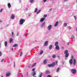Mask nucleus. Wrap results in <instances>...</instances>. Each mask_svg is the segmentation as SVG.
I'll list each match as a JSON object with an SVG mask.
<instances>
[{
	"label": "nucleus",
	"mask_w": 77,
	"mask_h": 77,
	"mask_svg": "<svg viewBox=\"0 0 77 77\" xmlns=\"http://www.w3.org/2000/svg\"><path fill=\"white\" fill-rule=\"evenodd\" d=\"M59 42H56L55 43L54 45L55 46V48L56 50H59Z\"/></svg>",
	"instance_id": "nucleus-1"
},
{
	"label": "nucleus",
	"mask_w": 77,
	"mask_h": 77,
	"mask_svg": "<svg viewBox=\"0 0 77 77\" xmlns=\"http://www.w3.org/2000/svg\"><path fill=\"white\" fill-rule=\"evenodd\" d=\"M24 22H25V20L24 19H22L20 20L19 24L21 25H22Z\"/></svg>",
	"instance_id": "nucleus-2"
},
{
	"label": "nucleus",
	"mask_w": 77,
	"mask_h": 77,
	"mask_svg": "<svg viewBox=\"0 0 77 77\" xmlns=\"http://www.w3.org/2000/svg\"><path fill=\"white\" fill-rule=\"evenodd\" d=\"M64 54H65V57H68L69 56V53H68V50H66L65 51Z\"/></svg>",
	"instance_id": "nucleus-3"
},
{
	"label": "nucleus",
	"mask_w": 77,
	"mask_h": 77,
	"mask_svg": "<svg viewBox=\"0 0 77 77\" xmlns=\"http://www.w3.org/2000/svg\"><path fill=\"white\" fill-rule=\"evenodd\" d=\"M71 72L73 74H76V69H71Z\"/></svg>",
	"instance_id": "nucleus-4"
},
{
	"label": "nucleus",
	"mask_w": 77,
	"mask_h": 77,
	"mask_svg": "<svg viewBox=\"0 0 77 77\" xmlns=\"http://www.w3.org/2000/svg\"><path fill=\"white\" fill-rule=\"evenodd\" d=\"M51 28H52V25H50L48 26L47 29L48 30H51Z\"/></svg>",
	"instance_id": "nucleus-5"
},
{
	"label": "nucleus",
	"mask_w": 77,
	"mask_h": 77,
	"mask_svg": "<svg viewBox=\"0 0 77 77\" xmlns=\"http://www.w3.org/2000/svg\"><path fill=\"white\" fill-rule=\"evenodd\" d=\"M49 67H51L55 66V63L53 62L52 64L48 65Z\"/></svg>",
	"instance_id": "nucleus-6"
},
{
	"label": "nucleus",
	"mask_w": 77,
	"mask_h": 77,
	"mask_svg": "<svg viewBox=\"0 0 77 77\" xmlns=\"http://www.w3.org/2000/svg\"><path fill=\"white\" fill-rule=\"evenodd\" d=\"M11 20H14L15 19V15L14 14H12L11 15Z\"/></svg>",
	"instance_id": "nucleus-7"
},
{
	"label": "nucleus",
	"mask_w": 77,
	"mask_h": 77,
	"mask_svg": "<svg viewBox=\"0 0 77 77\" xmlns=\"http://www.w3.org/2000/svg\"><path fill=\"white\" fill-rule=\"evenodd\" d=\"M45 20V18H41L39 20L40 22H43V21H44V20Z\"/></svg>",
	"instance_id": "nucleus-8"
},
{
	"label": "nucleus",
	"mask_w": 77,
	"mask_h": 77,
	"mask_svg": "<svg viewBox=\"0 0 77 77\" xmlns=\"http://www.w3.org/2000/svg\"><path fill=\"white\" fill-rule=\"evenodd\" d=\"M73 60V65H75V63H76V60H75V59H74Z\"/></svg>",
	"instance_id": "nucleus-9"
},
{
	"label": "nucleus",
	"mask_w": 77,
	"mask_h": 77,
	"mask_svg": "<svg viewBox=\"0 0 77 77\" xmlns=\"http://www.w3.org/2000/svg\"><path fill=\"white\" fill-rule=\"evenodd\" d=\"M10 75H11V73H10V72H9L6 73V77H8Z\"/></svg>",
	"instance_id": "nucleus-10"
},
{
	"label": "nucleus",
	"mask_w": 77,
	"mask_h": 77,
	"mask_svg": "<svg viewBox=\"0 0 77 77\" xmlns=\"http://www.w3.org/2000/svg\"><path fill=\"white\" fill-rule=\"evenodd\" d=\"M7 5L8 8H11V4H10V3H8Z\"/></svg>",
	"instance_id": "nucleus-11"
},
{
	"label": "nucleus",
	"mask_w": 77,
	"mask_h": 77,
	"mask_svg": "<svg viewBox=\"0 0 77 77\" xmlns=\"http://www.w3.org/2000/svg\"><path fill=\"white\" fill-rule=\"evenodd\" d=\"M48 41H46L44 44L45 46H47V45H48Z\"/></svg>",
	"instance_id": "nucleus-12"
},
{
	"label": "nucleus",
	"mask_w": 77,
	"mask_h": 77,
	"mask_svg": "<svg viewBox=\"0 0 77 77\" xmlns=\"http://www.w3.org/2000/svg\"><path fill=\"white\" fill-rule=\"evenodd\" d=\"M72 59H70L69 60V63L70 65H71L72 63Z\"/></svg>",
	"instance_id": "nucleus-13"
},
{
	"label": "nucleus",
	"mask_w": 77,
	"mask_h": 77,
	"mask_svg": "<svg viewBox=\"0 0 77 77\" xmlns=\"http://www.w3.org/2000/svg\"><path fill=\"white\" fill-rule=\"evenodd\" d=\"M44 25H45V23L43 22L40 25L41 27H43V26H44Z\"/></svg>",
	"instance_id": "nucleus-14"
},
{
	"label": "nucleus",
	"mask_w": 77,
	"mask_h": 77,
	"mask_svg": "<svg viewBox=\"0 0 77 77\" xmlns=\"http://www.w3.org/2000/svg\"><path fill=\"white\" fill-rule=\"evenodd\" d=\"M58 23H59V22L58 21L56 22L55 25H54V27H56L57 26V24H58Z\"/></svg>",
	"instance_id": "nucleus-15"
},
{
	"label": "nucleus",
	"mask_w": 77,
	"mask_h": 77,
	"mask_svg": "<svg viewBox=\"0 0 77 77\" xmlns=\"http://www.w3.org/2000/svg\"><path fill=\"white\" fill-rule=\"evenodd\" d=\"M18 47L17 44H14L13 45V47Z\"/></svg>",
	"instance_id": "nucleus-16"
},
{
	"label": "nucleus",
	"mask_w": 77,
	"mask_h": 77,
	"mask_svg": "<svg viewBox=\"0 0 77 77\" xmlns=\"http://www.w3.org/2000/svg\"><path fill=\"white\" fill-rule=\"evenodd\" d=\"M48 60H44L43 61V63L44 64H46L47 63V61Z\"/></svg>",
	"instance_id": "nucleus-17"
},
{
	"label": "nucleus",
	"mask_w": 77,
	"mask_h": 77,
	"mask_svg": "<svg viewBox=\"0 0 77 77\" xmlns=\"http://www.w3.org/2000/svg\"><path fill=\"white\" fill-rule=\"evenodd\" d=\"M53 47V46L51 45H50L49 47V49H51Z\"/></svg>",
	"instance_id": "nucleus-18"
},
{
	"label": "nucleus",
	"mask_w": 77,
	"mask_h": 77,
	"mask_svg": "<svg viewBox=\"0 0 77 77\" xmlns=\"http://www.w3.org/2000/svg\"><path fill=\"white\" fill-rule=\"evenodd\" d=\"M4 44H5V47H6V46H7V45L8 44V42L6 41L5 42H4Z\"/></svg>",
	"instance_id": "nucleus-19"
},
{
	"label": "nucleus",
	"mask_w": 77,
	"mask_h": 77,
	"mask_svg": "<svg viewBox=\"0 0 77 77\" xmlns=\"http://www.w3.org/2000/svg\"><path fill=\"white\" fill-rule=\"evenodd\" d=\"M38 9L37 8H35L34 10V12H37V11H38Z\"/></svg>",
	"instance_id": "nucleus-20"
},
{
	"label": "nucleus",
	"mask_w": 77,
	"mask_h": 77,
	"mask_svg": "<svg viewBox=\"0 0 77 77\" xmlns=\"http://www.w3.org/2000/svg\"><path fill=\"white\" fill-rule=\"evenodd\" d=\"M13 41V39L11 38L10 39V43H11V42H12Z\"/></svg>",
	"instance_id": "nucleus-21"
},
{
	"label": "nucleus",
	"mask_w": 77,
	"mask_h": 77,
	"mask_svg": "<svg viewBox=\"0 0 77 77\" xmlns=\"http://www.w3.org/2000/svg\"><path fill=\"white\" fill-rule=\"evenodd\" d=\"M66 26H67V23H64L63 24V26L64 27H66Z\"/></svg>",
	"instance_id": "nucleus-22"
},
{
	"label": "nucleus",
	"mask_w": 77,
	"mask_h": 77,
	"mask_svg": "<svg viewBox=\"0 0 77 77\" xmlns=\"http://www.w3.org/2000/svg\"><path fill=\"white\" fill-rule=\"evenodd\" d=\"M36 63H34L32 66V67H34V66H36Z\"/></svg>",
	"instance_id": "nucleus-23"
},
{
	"label": "nucleus",
	"mask_w": 77,
	"mask_h": 77,
	"mask_svg": "<svg viewBox=\"0 0 77 77\" xmlns=\"http://www.w3.org/2000/svg\"><path fill=\"white\" fill-rule=\"evenodd\" d=\"M33 2H34V0H29V2L30 3H32Z\"/></svg>",
	"instance_id": "nucleus-24"
},
{
	"label": "nucleus",
	"mask_w": 77,
	"mask_h": 77,
	"mask_svg": "<svg viewBox=\"0 0 77 77\" xmlns=\"http://www.w3.org/2000/svg\"><path fill=\"white\" fill-rule=\"evenodd\" d=\"M41 10H39L37 12V14H39L40 12H41Z\"/></svg>",
	"instance_id": "nucleus-25"
},
{
	"label": "nucleus",
	"mask_w": 77,
	"mask_h": 77,
	"mask_svg": "<svg viewBox=\"0 0 77 77\" xmlns=\"http://www.w3.org/2000/svg\"><path fill=\"white\" fill-rule=\"evenodd\" d=\"M35 72H34L33 73H32V76H35Z\"/></svg>",
	"instance_id": "nucleus-26"
},
{
	"label": "nucleus",
	"mask_w": 77,
	"mask_h": 77,
	"mask_svg": "<svg viewBox=\"0 0 77 77\" xmlns=\"http://www.w3.org/2000/svg\"><path fill=\"white\" fill-rule=\"evenodd\" d=\"M50 73V71L48 70H47L46 72V74H49Z\"/></svg>",
	"instance_id": "nucleus-27"
},
{
	"label": "nucleus",
	"mask_w": 77,
	"mask_h": 77,
	"mask_svg": "<svg viewBox=\"0 0 77 77\" xmlns=\"http://www.w3.org/2000/svg\"><path fill=\"white\" fill-rule=\"evenodd\" d=\"M59 69H60L59 68H58L57 69V72H59Z\"/></svg>",
	"instance_id": "nucleus-28"
},
{
	"label": "nucleus",
	"mask_w": 77,
	"mask_h": 77,
	"mask_svg": "<svg viewBox=\"0 0 77 77\" xmlns=\"http://www.w3.org/2000/svg\"><path fill=\"white\" fill-rule=\"evenodd\" d=\"M43 53V51H41L40 52V54H42Z\"/></svg>",
	"instance_id": "nucleus-29"
},
{
	"label": "nucleus",
	"mask_w": 77,
	"mask_h": 77,
	"mask_svg": "<svg viewBox=\"0 0 77 77\" xmlns=\"http://www.w3.org/2000/svg\"><path fill=\"white\" fill-rule=\"evenodd\" d=\"M42 73H40V74L39 75V77H41L42 76Z\"/></svg>",
	"instance_id": "nucleus-30"
},
{
	"label": "nucleus",
	"mask_w": 77,
	"mask_h": 77,
	"mask_svg": "<svg viewBox=\"0 0 77 77\" xmlns=\"http://www.w3.org/2000/svg\"><path fill=\"white\" fill-rule=\"evenodd\" d=\"M74 18L75 19V20H77V17H76V16H74Z\"/></svg>",
	"instance_id": "nucleus-31"
},
{
	"label": "nucleus",
	"mask_w": 77,
	"mask_h": 77,
	"mask_svg": "<svg viewBox=\"0 0 77 77\" xmlns=\"http://www.w3.org/2000/svg\"><path fill=\"white\" fill-rule=\"evenodd\" d=\"M22 54H23V52H21L20 54V57L21 56Z\"/></svg>",
	"instance_id": "nucleus-32"
},
{
	"label": "nucleus",
	"mask_w": 77,
	"mask_h": 77,
	"mask_svg": "<svg viewBox=\"0 0 77 77\" xmlns=\"http://www.w3.org/2000/svg\"><path fill=\"white\" fill-rule=\"evenodd\" d=\"M3 9H1L0 10V12L2 13V11H3Z\"/></svg>",
	"instance_id": "nucleus-33"
},
{
	"label": "nucleus",
	"mask_w": 77,
	"mask_h": 77,
	"mask_svg": "<svg viewBox=\"0 0 77 77\" xmlns=\"http://www.w3.org/2000/svg\"><path fill=\"white\" fill-rule=\"evenodd\" d=\"M52 10H53V9L52 8H51L49 9L48 12H51V11H52Z\"/></svg>",
	"instance_id": "nucleus-34"
},
{
	"label": "nucleus",
	"mask_w": 77,
	"mask_h": 77,
	"mask_svg": "<svg viewBox=\"0 0 77 77\" xmlns=\"http://www.w3.org/2000/svg\"><path fill=\"white\" fill-rule=\"evenodd\" d=\"M47 14L44 15V18H46V17H47Z\"/></svg>",
	"instance_id": "nucleus-35"
},
{
	"label": "nucleus",
	"mask_w": 77,
	"mask_h": 77,
	"mask_svg": "<svg viewBox=\"0 0 77 77\" xmlns=\"http://www.w3.org/2000/svg\"><path fill=\"white\" fill-rule=\"evenodd\" d=\"M55 57H56L55 55H54L52 56V57H53V58H55Z\"/></svg>",
	"instance_id": "nucleus-36"
},
{
	"label": "nucleus",
	"mask_w": 77,
	"mask_h": 77,
	"mask_svg": "<svg viewBox=\"0 0 77 77\" xmlns=\"http://www.w3.org/2000/svg\"><path fill=\"white\" fill-rule=\"evenodd\" d=\"M2 52L0 51V56H2Z\"/></svg>",
	"instance_id": "nucleus-37"
},
{
	"label": "nucleus",
	"mask_w": 77,
	"mask_h": 77,
	"mask_svg": "<svg viewBox=\"0 0 77 77\" xmlns=\"http://www.w3.org/2000/svg\"><path fill=\"white\" fill-rule=\"evenodd\" d=\"M11 33L12 34V37H13V36H14V32H12Z\"/></svg>",
	"instance_id": "nucleus-38"
},
{
	"label": "nucleus",
	"mask_w": 77,
	"mask_h": 77,
	"mask_svg": "<svg viewBox=\"0 0 77 77\" xmlns=\"http://www.w3.org/2000/svg\"><path fill=\"white\" fill-rule=\"evenodd\" d=\"M68 28L69 29H71L72 27H71L70 26H69L68 27Z\"/></svg>",
	"instance_id": "nucleus-39"
},
{
	"label": "nucleus",
	"mask_w": 77,
	"mask_h": 77,
	"mask_svg": "<svg viewBox=\"0 0 77 77\" xmlns=\"http://www.w3.org/2000/svg\"><path fill=\"white\" fill-rule=\"evenodd\" d=\"M47 0H43V2H44L45 3L46 2H47Z\"/></svg>",
	"instance_id": "nucleus-40"
},
{
	"label": "nucleus",
	"mask_w": 77,
	"mask_h": 77,
	"mask_svg": "<svg viewBox=\"0 0 77 77\" xmlns=\"http://www.w3.org/2000/svg\"><path fill=\"white\" fill-rule=\"evenodd\" d=\"M16 36H19V32L17 33V34Z\"/></svg>",
	"instance_id": "nucleus-41"
},
{
	"label": "nucleus",
	"mask_w": 77,
	"mask_h": 77,
	"mask_svg": "<svg viewBox=\"0 0 77 77\" xmlns=\"http://www.w3.org/2000/svg\"><path fill=\"white\" fill-rule=\"evenodd\" d=\"M72 38H73V39H74V37L73 35L72 36Z\"/></svg>",
	"instance_id": "nucleus-42"
},
{
	"label": "nucleus",
	"mask_w": 77,
	"mask_h": 77,
	"mask_svg": "<svg viewBox=\"0 0 77 77\" xmlns=\"http://www.w3.org/2000/svg\"><path fill=\"white\" fill-rule=\"evenodd\" d=\"M3 60H4V59H2L1 60V62H3Z\"/></svg>",
	"instance_id": "nucleus-43"
},
{
	"label": "nucleus",
	"mask_w": 77,
	"mask_h": 77,
	"mask_svg": "<svg viewBox=\"0 0 77 77\" xmlns=\"http://www.w3.org/2000/svg\"><path fill=\"white\" fill-rule=\"evenodd\" d=\"M31 66V64H29L28 65V67L29 68H30V67Z\"/></svg>",
	"instance_id": "nucleus-44"
},
{
	"label": "nucleus",
	"mask_w": 77,
	"mask_h": 77,
	"mask_svg": "<svg viewBox=\"0 0 77 77\" xmlns=\"http://www.w3.org/2000/svg\"><path fill=\"white\" fill-rule=\"evenodd\" d=\"M14 68H15V62H14Z\"/></svg>",
	"instance_id": "nucleus-45"
},
{
	"label": "nucleus",
	"mask_w": 77,
	"mask_h": 77,
	"mask_svg": "<svg viewBox=\"0 0 77 77\" xmlns=\"http://www.w3.org/2000/svg\"><path fill=\"white\" fill-rule=\"evenodd\" d=\"M25 11H28V8H25Z\"/></svg>",
	"instance_id": "nucleus-46"
},
{
	"label": "nucleus",
	"mask_w": 77,
	"mask_h": 77,
	"mask_svg": "<svg viewBox=\"0 0 77 77\" xmlns=\"http://www.w3.org/2000/svg\"><path fill=\"white\" fill-rule=\"evenodd\" d=\"M67 57H65V59L66 60H67V59H68Z\"/></svg>",
	"instance_id": "nucleus-47"
},
{
	"label": "nucleus",
	"mask_w": 77,
	"mask_h": 77,
	"mask_svg": "<svg viewBox=\"0 0 77 77\" xmlns=\"http://www.w3.org/2000/svg\"><path fill=\"white\" fill-rule=\"evenodd\" d=\"M35 69H32V71H34V72H35Z\"/></svg>",
	"instance_id": "nucleus-48"
},
{
	"label": "nucleus",
	"mask_w": 77,
	"mask_h": 77,
	"mask_svg": "<svg viewBox=\"0 0 77 77\" xmlns=\"http://www.w3.org/2000/svg\"><path fill=\"white\" fill-rule=\"evenodd\" d=\"M71 59H73V56H72L71 57Z\"/></svg>",
	"instance_id": "nucleus-49"
},
{
	"label": "nucleus",
	"mask_w": 77,
	"mask_h": 77,
	"mask_svg": "<svg viewBox=\"0 0 77 77\" xmlns=\"http://www.w3.org/2000/svg\"><path fill=\"white\" fill-rule=\"evenodd\" d=\"M47 77H51V76H50V75H48Z\"/></svg>",
	"instance_id": "nucleus-50"
},
{
	"label": "nucleus",
	"mask_w": 77,
	"mask_h": 77,
	"mask_svg": "<svg viewBox=\"0 0 77 77\" xmlns=\"http://www.w3.org/2000/svg\"><path fill=\"white\" fill-rule=\"evenodd\" d=\"M19 2L21 3V0H19Z\"/></svg>",
	"instance_id": "nucleus-51"
},
{
	"label": "nucleus",
	"mask_w": 77,
	"mask_h": 77,
	"mask_svg": "<svg viewBox=\"0 0 77 77\" xmlns=\"http://www.w3.org/2000/svg\"><path fill=\"white\" fill-rule=\"evenodd\" d=\"M69 44V42H68L67 43V45H68Z\"/></svg>",
	"instance_id": "nucleus-52"
},
{
	"label": "nucleus",
	"mask_w": 77,
	"mask_h": 77,
	"mask_svg": "<svg viewBox=\"0 0 77 77\" xmlns=\"http://www.w3.org/2000/svg\"><path fill=\"white\" fill-rule=\"evenodd\" d=\"M66 1H67V0H64V2H66Z\"/></svg>",
	"instance_id": "nucleus-53"
},
{
	"label": "nucleus",
	"mask_w": 77,
	"mask_h": 77,
	"mask_svg": "<svg viewBox=\"0 0 77 77\" xmlns=\"http://www.w3.org/2000/svg\"><path fill=\"white\" fill-rule=\"evenodd\" d=\"M11 50H12V51H13L14 50V48H12V49H11Z\"/></svg>",
	"instance_id": "nucleus-54"
},
{
	"label": "nucleus",
	"mask_w": 77,
	"mask_h": 77,
	"mask_svg": "<svg viewBox=\"0 0 77 77\" xmlns=\"http://www.w3.org/2000/svg\"><path fill=\"white\" fill-rule=\"evenodd\" d=\"M19 72H18L17 73V75H19Z\"/></svg>",
	"instance_id": "nucleus-55"
},
{
	"label": "nucleus",
	"mask_w": 77,
	"mask_h": 77,
	"mask_svg": "<svg viewBox=\"0 0 77 77\" xmlns=\"http://www.w3.org/2000/svg\"><path fill=\"white\" fill-rule=\"evenodd\" d=\"M76 31L77 32V28H76Z\"/></svg>",
	"instance_id": "nucleus-56"
},
{
	"label": "nucleus",
	"mask_w": 77,
	"mask_h": 77,
	"mask_svg": "<svg viewBox=\"0 0 77 77\" xmlns=\"http://www.w3.org/2000/svg\"><path fill=\"white\" fill-rule=\"evenodd\" d=\"M62 49H63V48H64L63 47H62Z\"/></svg>",
	"instance_id": "nucleus-57"
},
{
	"label": "nucleus",
	"mask_w": 77,
	"mask_h": 77,
	"mask_svg": "<svg viewBox=\"0 0 77 77\" xmlns=\"http://www.w3.org/2000/svg\"><path fill=\"white\" fill-rule=\"evenodd\" d=\"M1 77H4V76H2Z\"/></svg>",
	"instance_id": "nucleus-58"
},
{
	"label": "nucleus",
	"mask_w": 77,
	"mask_h": 77,
	"mask_svg": "<svg viewBox=\"0 0 77 77\" xmlns=\"http://www.w3.org/2000/svg\"><path fill=\"white\" fill-rule=\"evenodd\" d=\"M1 45V44L0 43V45Z\"/></svg>",
	"instance_id": "nucleus-59"
},
{
	"label": "nucleus",
	"mask_w": 77,
	"mask_h": 77,
	"mask_svg": "<svg viewBox=\"0 0 77 77\" xmlns=\"http://www.w3.org/2000/svg\"><path fill=\"white\" fill-rule=\"evenodd\" d=\"M21 77H23V75H22V76Z\"/></svg>",
	"instance_id": "nucleus-60"
},
{
	"label": "nucleus",
	"mask_w": 77,
	"mask_h": 77,
	"mask_svg": "<svg viewBox=\"0 0 77 77\" xmlns=\"http://www.w3.org/2000/svg\"><path fill=\"white\" fill-rule=\"evenodd\" d=\"M33 50V49H32V50Z\"/></svg>",
	"instance_id": "nucleus-61"
},
{
	"label": "nucleus",
	"mask_w": 77,
	"mask_h": 77,
	"mask_svg": "<svg viewBox=\"0 0 77 77\" xmlns=\"http://www.w3.org/2000/svg\"><path fill=\"white\" fill-rule=\"evenodd\" d=\"M76 2H77V0H76Z\"/></svg>",
	"instance_id": "nucleus-62"
},
{
	"label": "nucleus",
	"mask_w": 77,
	"mask_h": 77,
	"mask_svg": "<svg viewBox=\"0 0 77 77\" xmlns=\"http://www.w3.org/2000/svg\"><path fill=\"white\" fill-rule=\"evenodd\" d=\"M0 22H1V21L0 20Z\"/></svg>",
	"instance_id": "nucleus-63"
}]
</instances>
